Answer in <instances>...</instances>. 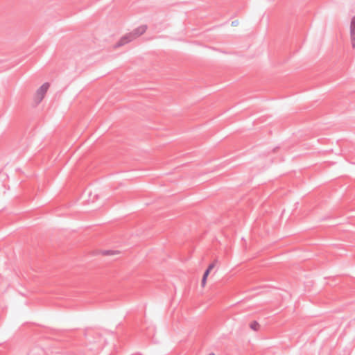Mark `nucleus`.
Returning a JSON list of instances; mask_svg holds the SVG:
<instances>
[{
    "mask_svg": "<svg viewBox=\"0 0 355 355\" xmlns=\"http://www.w3.org/2000/svg\"><path fill=\"white\" fill-rule=\"evenodd\" d=\"M146 30V27L145 26H141L138 28L134 33H129L123 36L118 42L117 46H120L124 45L129 42L132 41L135 36H138L139 35L143 34Z\"/></svg>",
    "mask_w": 355,
    "mask_h": 355,
    "instance_id": "1",
    "label": "nucleus"
},
{
    "mask_svg": "<svg viewBox=\"0 0 355 355\" xmlns=\"http://www.w3.org/2000/svg\"><path fill=\"white\" fill-rule=\"evenodd\" d=\"M49 87V83H45L37 89L34 95V101L36 103H40L44 99Z\"/></svg>",
    "mask_w": 355,
    "mask_h": 355,
    "instance_id": "2",
    "label": "nucleus"
},
{
    "mask_svg": "<svg viewBox=\"0 0 355 355\" xmlns=\"http://www.w3.org/2000/svg\"><path fill=\"white\" fill-rule=\"evenodd\" d=\"M216 264L214 262L210 263L207 268V269L206 270V271L205 272L204 275H203V277H202V282H201V286L202 288H205L206 284H207V277L211 272V270L215 267Z\"/></svg>",
    "mask_w": 355,
    "mask_h": 355,
    "instance_id": "3",
    "label": "nucleus"
},
{
    "mask_svg": "<svg viewBox=\"0 0 355 355\" xmlns=\"http://www.w3.org/2000/svg\"><path fill=\"white\" fill-rule=\"evenodd\" d=\"M121 254V252L119 250H106L101 252V254L103 256L115 257L119 256Z\"/></svg>",
    "mask_w": 355,
    "mask_h": 355,
    "instance_id": "4",
    "label": "nucleus"
},
{
    "mask_svg": "<svg viewBox=\"0 0 355 355\" xmlns=\"http://www.w3.org/2000/svg\"><path fill=\"white\" fill-rule=\"evenodd\" d=\"M350 35L352 40L353 41V46H355V16L351 19L350 23Z\"/></svg>",
    "mask_w": 355,
    "mask_h": 355,
    "instance_id": "5",
    "label": "nucleus"
},
{
    "mask_svg": "<svg viewBox=\"0 0 355 355\" xmlns=\"http://www.w3.org/2000/svg\"><path fill=\"white\" fill-rule=\"evenodd\" d=\"M259 324L256 321H254L250 324V328L254 331H258L259 329Z\"/></svg>",
    "mask_w": 355,
    "mask_h": 355,
    "instance_id": "6",
    "label": "nucleus"
},
{
    "mask_svg": "<svg viewBox=\"0 0 355 355\" xmlns=\"http://www.w3.org/2000/svg\"><path fill=\"white\" fill-rule=\"evenodd\" d=\"M207 355H216V354L213 352H211V353L208 354Z\"/></svg>",
    "mask_w": 355,
    "mask_h": 355,
    "instance_id": "7",
    "label": "nucleus"
}]
</instances>
